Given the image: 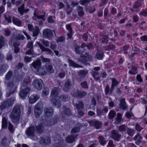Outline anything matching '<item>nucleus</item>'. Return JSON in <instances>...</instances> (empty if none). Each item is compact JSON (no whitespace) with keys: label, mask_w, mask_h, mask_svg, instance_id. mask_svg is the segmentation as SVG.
<instances>
[{"label":"nucleus","mask_w":147,"mask_h":147,"mask_svg":"<svg viewBox=\"0 0 147 147\" xmlns=\"http://www.w3.org/2000/svg\"><path fill=\"white\" fill-rule=\"evenodd\" d=\"M23 109L22 105H16L13 107L10 116L12 122L14 123H17L19 120L20 115Z\"/></svg>","instance_id":"1"},{"label":"nucleus","mask_w":147,"mask_h":147,"mask_svg":"<svg viewBox=\"0 0 147 147\" xmlns=\"http://www.w3.org/2000/svg\"><path fill=\"white\" fill-rule=\"evenodd\" d=\"M15 100V96H13L9 99L5 100L3 102L1 103L0 107L1 109V110H0V115H1V111L3 109L11 107Z\"/></svg>","instance_id":"2"},{"label":"nucleus","mask_w":147,"mask_h":147,"mask_svg":"<svg viewBox=\"0 0 147 147\" xmlns=\"http://www.w3.org/2000/svg\"><path fill=\"white\" fill-rule=\"evenodd\" d=\"M7 88L9 90L8 93H7L6 96L9 97L11 94L15 93L17 90V86L14 84L11 81H9L7 83Z\"/></svg>","instance_id":"3"},{"label":"nucleus","mask_w":147,"mask_h":147,"mask_svg":"<svg viewBox=\"0 0 147 147\" xmlns=\"http://www.w3.org/2000/svg\"><path fill=\"white\" fill-rule=\"evenodd\" d=\"M35 132V127L34 126H31L26 129V135L31 139L34 140H37V138L34 136Z\"/></svg>","instance_id":"4"},{"label":"nucleus","mask_w":147,"mask_h":147,"mask_svg":"<svg viewBox=\"0 0 147 147\" xmlns=\"http://www.w3.org/2000/svg\"><path fill=\"white\" fill-rule=\"evenodd\" d=\"M43 82L40 79H35L33 82V85L34 87L38 90H41L42 87Z\"/></svg>","instance_id":"5"},{"label":"nucleus","mask_w":147,"mask_h":147,"mask_svg":"<svg viewBox=\"0 0 147 147\" xmlns=\"http://www.w3.org/2000/svg\"><path fill=\"white\" fill-rule=\"evenodd\" d=\"M28 28L29 31L33 32V36L36 37L38 35L40 30L38 26H35L34 28L32 24H29L28 25Z\"/></svg>","instance_id":"6"},{"label":"nucleus","mask_w":147,"mask_h":147,"mask_svg":"<svg viewBox=\"0 0 147 147\" xmlns=\"http://www.w3.org/2000/svg\"><path fill=\"white\" fill-rule=\"evenodd\" d=\"M30 90V89L28 87L24 88L22 87V90H20L19 93V95L20 98L23 99H24L27 96Z\"/></svg>","instance_id":"7"},{"label":"nucleus","mask_w":147,"mask_h":147,"mask_svg":"<svg viewBox=\"0 0 147 147\" xmlns=\"http://www.w3.org/2000/svg\"><path fill=\"white\" fill-rule=\"evenodd\" d=\"M85 54L86 55V56L84 55H81L80 58L78 59V61L84 63L86 61H92V57L91 55H88L86 53H85Z\"/></svg>","instance_id":"8"},{"label":"nucleus","mask_w":147,"mask_h":147,"mask_svg":"<svg viewBox=\"0 0 147 147\" xmlns=\"http://www.w3.org/2000/svg\"><path fill=\"white\" fill-rule=\"evenodd\" d=\"M42 107L41 102L38 103L35 106L34 109V114L36 118H38L40 116L42 110L40 109Z\"/></svg>","instance_id":"9"},{"label":"nucleus","mask_w":147,"mask_h":147,"mask_svg":"<svg viewBox=\"0 0 147 147\" xmlns=\"http://www.w3.org/2000/svg\"><path fill=\"white\" fill-rule=\"evenodd\" d=\"M37 44L41 50L42 52H47V53L48 55H50L51 56H53V53L50 49L48 48L45 47L40 42H37Z\"/></svg>","instance_id":"10"},{"label":"nucleus","mask_w":147,"mask_h":147,"mask_svg":"<svg viewBox=\"0 0 147 147\" xmlns=\"http://www.w3.org/2000/svg\"><path fill=\"white\" fill-rule=\"evenodd\" d=\"M45 116L47 118L51 117L53 113V108L52 107L47 108L45 107L44 110Z\"/></svg>","instance_id":"11"},{"label":"nucleus","mask_w":147,"mask_h":147,"mask_svg":"<svg viewBox=\"0 0 147 147\" xmlns=\"http://www.w3.org/2000/svg\"><path fill=\"white\" fill-rule=\"evenodd\" d=\"M45 70L47 73L50 74L54 73V70L52 65L50 63H46L44 65Z\"/></svg>","instance_id":"12"},{"label":"nucleus","mask_w":147,"mask_h":147,"mask_svg":"<svg viewBox=\"0 0 147 147\" xmlns=\"http://www.w3.org/2000/svg\"><path fill=\"white\" fill-rule=\"evenodd\" d=\"M119 108L120 109L125 110L128 109V106L125 102V98H119Z\"/></svg>","instance_id":"13"},{"label":"nucleus","mask_w":147,"mask_h":147,"mask_svg":"<svg viewBox=\"0 0 147 147\" xmlns=\"http://www.w3.org/2000/svg\"><path fill=\"white\" fill-rule=\"evenodd\" d=\"M111 136L113 139L117 141H119L120 140L121 137V135L119 134V132L115 130L112 131Z\"/></svg>","instance_id":"14"},{"label":"nucleus","mask_w":147,"mask_h":147,"mask_svg":"<svg viewBox=\"0 0 147 147\" xmlns=\"http://www.w3.org/2000/svg\"><path fill=\"white\" fill-rule=\"evenodd\" d=\"M43 35L45 38H49L53 36V34L51 30L49 29H46L43 30Z\"/></svg>","instance_id":"15"},{"label":"nucleus","mask_w":147,"mask_h":147,"mask_svg":"<svg viewBox=\"0 0 147 147\" xmlns=\"http://www.w3.org/2000/svg\"><path fill=\"white\" fill-rule=\"evenodd\" d=\"M88 71L86 70H81L78 71L79 78H78L79 82H80L82 79L84 78L85 76L88 73Z\"/></svg>","instance_id":"16"},{"label":"nucleus","mask_w":147,"mask_h":147,"mask_svg":"<svg viewBox=\"0 0 147 147\" xmlns=\"http://www.w3.org/2000/svg\"><path fill=\"white\" fill-rule=\"evenodd\" d=\"M51 104L53 106H55L56 107L59 108L61 105V103L60 100L55 98H53L51 99Z\"/></svg>","instance_id":"17"},{"label":"nucleus","mask_w":147,"mask_h":147,"mask_svg":"<svg viewBox=\"0 0 147 147\" xmlns=\"http://www.w3.org/2000/svg\"><path fill=\"white\" fill-rule=\"evenodd\" d=\"M90 123L92 125L94 126L97 129L100 128L102 127V125L101 122L95 120L91 121Z\"/></svg>","instance_id":"18"},{"label":"nucleus","mask_w":147,"mask_h":147,"mask_svg":"<svg viewBox=\"0 0 147 147\" xmlns=\"http://www.w3.org/2000/svg\"><path fill=\"white\" fill-rule=\"evenodd\" d=\"M63 116H64V115L65 116H69L71 115V112L69 109L67 108L65 106H63Z\"/></svg>","instance_id":"19"},{"label":"nucleus","mask_w":147,"mask_h":147,"mask_svg":"<svg viewBox=\"0 0 147 147\" xmlns=\"http://www.w3.org/2000/svg\"><path fill=\"white\" fill-rule=\"evenodd\" d=\"M40 96L36 94L32 95L29 99V102L32 104L37 101L39 98Z\"/></svg>","instance_id":"20"},{"label":"nucleus","mask_w":147,"mask_h":147,"mask_svg":"<svg viewBox=\"0 0 147 147\" xmlns=\"http://www.w3.org/2000/svg\"><path fill=\"white\" fill-rule=\"evenodd\" d=\"M51 142V139L48 137H42L40 141V142L41 144L45 145H49Z\"/></svg>","instance_id":"21"},{"label":"nucleus","mask_w":147,"mask_h":147,"mask_svg":"<svg viewBox=\"0 0 147 147\" xmlns=\"http://www.w3.org/2000/svg\"><path fill=\"white\" fill-rule=\"evenodd\" d=\"M31 65L33 66L34 69L37 70L41 67V62L40 60L37 59L32 63Z\"/></svg>","instance_id":"22"},{"label":"nucleus","mask_w":147,"mask_h":147,"mask_svg":"<svg viewBox=\"0 0 147 147\" xmlns=\"http://www.w3.org/2000/svg\"><path fill=\"white\" fill-rule=\"evenodd\" d=\"M18 12L22 16L23 15L24 13H27L29 11V9H24V3H23L20 7H18Z\"/></svg>","instance_id":"23"},{"label":"nucleus","mask_w":147,"mask_h":147,"mask_svg":"<svg viewBox=\"0 0 147 147\" xmlns=\"http://www.w3.org/2000/svg\"><path fill=\"white\" fill-rule=\"evenodd\" d=\"M86 92L85 91H80L77 90L76 93L74 94V96L76 97L82 98L86 95Z\"/></svg>","instance_id":"24"},{"label":"nucleus","mask_w":147,"mask_h":147,"mask_svg":"<svg viewBox=\"0 0 147 147\" xmlns=\"http://www.w3.org/2000/svg\"><path fill=\"white\" fill-rule=\"evenodd\" d=\"M74 48L76 54L81 55L84 53V49L81 47L80 46L75 45Z\"/></svg>","instance_id":"25"},{"label":"nucleus","mask_w":147,"mask_h":147,"mask_svg":"<svg viewBox=\"0 0 147 147\" xmlns=\"http://www.w3.org/2000/svg\"><path fill=\"white\" fill-rule=\"evenodd\" d=\"M60 90V89L58 87H54L52 89L51 93V95L52 97L57 96Z\"/></svg>","instance_id":"26"},{"label":"nucleus","mask_w":147,"mask_h":147,"mask_svg":"<svg viewBox=\"0 0 147 147\" xmlns=\"http://www.w3.org/2000/svg\"><path fill=\"white\" fill-rule=\"evenodd\" d=\"M36 73L39 76H44L47 74V72L43 67H41L37 70Z\"/></svg>","instance_id":"27"},{"label":"nucleus","mask_w":147,"mask_h":147,"mask_svg":"<svg viewBox=\"0 0 147 147\" xmlns=\"http://www.w3.org/2000/svg\"><path fill=\"white\" fill-rule=\"evenodd\" d=\"M8 67V66L6 64L0 65V76L2 75L6 71Z\"/></svg>","instance_id":"28"},{"label":"nucleus","mask_w":147,"mask_h":147,"mask_svg":"<svg viewBox=\"0 0 147 147\" xmlns=\"http://www.w3.org/2000/svg\"><path fill=\"white\" fill-rule=\"evenodd\" d=\"M30 78L29 76H27L25 78L23 81L22 86V87L26 88L28 87L30 83L31 82Z\"/></svg>","instance_id":"29"},{"label":"nucleus","mask_w":147,"mask_h":147,"mask_svg":"<svg viewBox=\"0 0 147 147\" xmlns=\"http://www.w3.org/2000/svg\"><path fill=\"white\" fill-rule=\"evenodd\" d=\"M112 84L111 88L110 93H112L115 87L117 86L119 84V82L114 78H111Z\"/></svg>","instance_id":"30"},{"label":"nucleus","mask_w":147,"mask_h":147,"mask_svg":"<svg viewBox=\"0 0 147 147\" xmlns=\"http://www.w3.org/2000/svg\"><path fill=\"white\" fill-rule=\"evenodd\" d=\"M12 20L13 23L15 25L18 26H21L22 21L20 19L13 17L12 18Z\"/></svg>","instance_id":"31"},{"label":"nucleus","mask_w":147,"mask_h":147,"mask_svg":"<svg viewBox=\"0 0 147 147\" xmlns=\"http://www.w3.org/2000/svg\"><path fill=\"white\" fill-rule=\"evenodd\" d=\"M142 139V138L141 137L139 133H138L133 138V140L136 141V143L138 145H139Z\"/></svg>","instance_id":"32"},{"label":"nucleus","mask_w":147,"mask_h":147,"mask_svg":"<svg viewBox=\"0 0 147 147\" xmlns=\"http://www.w3.org/2000/svg\"><path fill=\"white\" fill-rule=\"evenodd\" d=\"M66 27L67 29L69 31V32L67 34V35L69 38H71L72 35V29L69 24L66 25Z\"/></svg>","instance_id":"33"},{"label":"nucleus","mask_w":147,"mask_h":147,"mask_svg":"<svg viewBox=\"0 0 147 147\" xmlns=\"http://www.w3.org/2000/svg\"><path fill=\"white\" fill-rule=\"evenodd\" d=\"M55 147H65L66 145L63 141L61 140L53 144Z\"/></svg>","instance_id":"34"},{"label":"nucleus","mask_w":147,"mask_h":147,"mask_svg":"<svg viewBox=\"0 0 147 147\" xmlns=\"http://www.w3.org/2000/svg\"><path fill=\"white\" fill-rule=\"evenodd\" d=\"M72 85L71 80L70 79H68L65 83L64 87L65 88L68 90L71 88Z\"/></svg>","instance_id":"35"},{"label":"nucleus","mask_w":147,"mask_h":147,"mask_svg":"<svg viewBox=\"0 0 147 147\" xmlns=\"http://www.w3.org/2000/svg\"><path fill=\"white\" fill-rule=\"evenodd\" d=\"M77 12L78 16L80 17H82L84 15V13L83 11V8L81 6H78Z\"/></svg>","instance_id":"36"},{"label":"nucleus","mask_w":147,"mask_h":147,"mask_svg":"<svg viewBox=\"0 0 147 147\" xmlns=\"http://www.w3.org/2000/svg\"><path fill=\"white\" fill-rule=\"evenodd\" d=\"M75 140V137L73 135H71L67 136L66 138V142L69 143H72Z\"/></svg>","instance_id":"37"},{"label":"nucleus","mask_w":147,"mask_h":147,"mask_svg":"<svg viewBox=\"0 0 147 147\" xmlns=\"http://www.w3.org/2000/svg\"><path fill=\"white\" fill-rule=\"evenodd\" d=\"M7 42V40L2 35L0 36V49L4 45L5 43Z\"/></svg>","instance_id":"38"},{"label":"nucleus","mask_w":147,"mask_h":147,"mask_svg":"<svg viewBox=\"0 0 147 147\" xmlns=\"http://www.w3.org/2000/svg\"><path fill=\"white\" fill-rule=\"evenodd\" d=\"M52 123V121H51V119H45L44 120V119H42V123L43 124H44V125L48 126H50L52 125H49V124Z\"/></svg>","instance_id":"39"},{"label":"nucleus","mask_w":147,"mask_h":147,"mask_svg":"<svg viewBox=\"0 0 147 147\" xmlns=\"http://www.w3.org/2000/svg\"><path fill=\"white\" fill-rule=\"evenodd\" d=\"M127 126L125 125H120L118 127V130L122 132H125L127 129Z\"/></svg>","instance_id":"40"},{"label":"nucleus","mask_w":147,"mask_h":147,"mask_svg":"<svg viewBox=\"0 0 147 147\" xmlns=\"http://www.w3.org/2000/svg\"><path fill=\"white\" fill-rule=\"evenodd\" d=\"M98 140L100 144L102 146H104L106 143V141L104 138L102 136L98 137Z\"/></svg>","instance_id":"41"},{"label":"nucleus","mask_w":147,"mask_h":147,"mask_svg":"<svg viewBox=\"0 0 147 147\" xmlns=\"http://www.w3.org/2000/svg\"><path fill=\"white\" fill-rule=\"evenodd\" d=\"M92 74L94 78L96 80H100V76H97L99 75L98 72L92 71Z\"/></svg>","instance_id":"42"},{"label":"nucleus","mask_w":147,"mask_h":147,"mask_svg":"<svg viewBox=\"0 0 147 147\" xmlns=\"http://www.w3.org/2000/svg\"><path fill=\"white\" fill-rule=\"evenodd\" d=\"M76 108L78 110L83 109L84 108V104L82 102H79L76 104Z\"/></svg>","instance_id":"43"},{"label":"nucleus","mask_w":147,"mask_h":147,"mask_svg":"<svg viewBox=\"0 0 147 147\" xmlns=\"http://www.w3.org/2000/svg\"><path fill=\"white\" fill-rule=\"evenodd\" d=\"M127 131L128 135L131 136H133L135 133L134 130L130 128H127Z\"/></svg>","instance_id":"44"},{"label":"nucleus","mask_w":147,"mask_h":147,"mask_svg":"<svg viewBox=\"0 0 147 147\" xmlns=\"http://www.w3.org/2000/svg\"><path fill=\"white\" fill-rule=\"evenodd\" d=\"M143 1L142 0L140 1H136L134 4L133 8H134L137 9L139 7H141L142 5V4L141 2Z\"/></svg>","instance_id":"45"},{"label":"nucleus","mask_w":147,"mask_h":147,"mask_svg":"<svg viewBox=\"0 0 147 147\" xmlns=\"http://www.w3.org/2000/svg\"><path fill=\"white\" fill-rule=\"evenodd\" d=\"M69 63L71 66L74 67H82V66L78 65L71 60H69Z\"/></svg>","instance_id":"46"},{"label":"nucleus","mask_w":147,"mask_h":147,"mask_svg":"<svg viewBox=\"0 0 147 147\" xmlns=\"http://www.w3.org/2000/svg\"><path fill=\"white\" fill-rule=\"evenodd\" d=\"M13 74V72L12 71H9L5 76V79L7 80H9L11 78Z\"/></svg>","instance_id":"47"},{"label":"nucleus","mask_w":147,"mask_h":147,"mask_svg":"<svg viewBox=\"0 0 147 147\" xmlns=\"http://www.w3.org/2000/svg\"><path fill=\"white\" fill-rule=\"evenodd\" d=\"M115 47V46L112 44H109L108 46L105 47V51H109L111 50H112Z\"/></svg>","instance_id":"48"},{"label":"nucleus","mask_w":147,"mask_h":147,"mask_svg":"<svg viewBox=\"0 0 147 147\" xmlns=\"http://www.w3.org/2000/svg\"><path fill=\"white\" fill-rule=\"evenodd\" d=\"M116 115V113L114 111L112 110L109 112V117L110 119L113 118Z\"/></svg>","instance_id":"49"},{"label":"nucleus","mask_w":147,"mask_h":147,"mask_svg":"<svg viewBox=\"0 0 147 147\" xmlns=\"http://www.w3.org/2000/svg\"><path fill=\"white\" fill-rule=\"evenodd\" d=\"M43 127L42 125V124H40V125L37 126L36 127V129L37 132L39 134L42 133L43 131Z\"/></svg>","instance_id":"50"},{"label":"nucleus","mask_w":147,"mask_h":147,"mask_svg":"<svg viewBox=\"0 0 147 147\" xmlns=\"http://www.w3.org/2000/svg\"><path fill=\"white\" fill-rule=\"evenodd\" d=\"M7 126V120L5 117H3L2 120V128H5Z\"/></svg>","instance_id":"51"},{"label":"nucleus","mask_w":147,"mask_h":147,"mask_svg":"<svg viewBox=\"0 0 147 147\" xmlns=\"http://www.w3.org/2000/svg\"><path fill=\"white\" fill-rule=\"evenodd\" d=\"M52 123L49 124V125H53L57 123L58 117L57 115L55 116L53 118L51 119Z\"/></svg>","instance_id":"52"},{"label":"nucleus","mask_w":147,"mask_h":147,"mask_svg":"<svg viewBox=\"0 0 147 147\" xmlns=\"http://www.w3.org/2000/svg\"><path fill=\"white\" fill-rule=\"evenodd\" d=\"M104 56L103 53L101 52H98L96 55V58L99 60L102 59Z\"/></svg>","instance_id":"53"},{"label":"nucleus","mask_w":147,"mask_h":147,"mask_svg":"<svg viewBox=\"0 0 147 147\" xmlns=\"http://www.w3.org/2000/svg\"><path fill=\"white\" fill-rule=\"evenodd\" d=\"M19 45L17 43H15L13 44V46L14 47V52L16 53H17L19 51V48L18 47Z\"/></svg>","instance_id":"54"},{"label":"nucleus","mask_w":147,"mask_h":147,"mask_svg":"<svg viewBox=\"0 0 147 147\" xmlns=\"http://www.w3.org/2000/svg\"><path fill=\"white\" fill-rule=\"evenodd\" d=\"M40 41L42 43V44H43L44 46L46 47H49V41L45 40H40Z\"/></svg>","instance_id":"55"},{"label":"nucleus","mask_w":147,"mask_h":147,"mask_svg":"<svg viewBox=\"0 0 147 147\" xmlns=\"http://www.w3.org/2000/svg\"><path fill=\"white\" fill-rule=\"evenodd\" d=\"M49 93V90L48 88L45 89L43 91L42 94V97H45L47 96Z\"/></svg>","instance_id":"56"},{"label":"nucleus","mask_w":147,"mask_h":147,"mask_svg":"<svg viewBox=\"0 0 147 147\" xmlns=\"http://www.w3.org/2000/svg\"><path fill=\"white\" fill-rule=\"evenodd\" d=\"M65 37L63 36H59L56 40V42L57 43L59 42H63L65 41Z\"/></svg>","instance_id":"57"},{"label":"nucleus","mask_w":147,"mask_h":147,"mask_svg":"<svg viewBox=\"0 0 147 147\" xmlns=\"http://www.w3.org/2000/svg\"><path fill=\"white\" fill-rule=\"evenodd\" d=\"M68 98L67 95L61 94L59 96V98L62 101H65Z\"/></svg>","instance_id":"58"},{"label":"nucleus","mask_w":147,"mask_h":147,"mask_svg":"<svg viewBox=\"0 0 147 147\" xmlns=\"http://www.w3.org/2000/svg\"><path fill=\"white\" fill-rule=\"evenodd\" d=\"M40 58L42 61L43 62L50 63V60L49 58H45L43 56H41Z\"/></svg>","instance_id":"59"},{"label":"nucleus","mask_w":147,"mask_h":147,"mask_svg":"<svg viewBox=\"0 0 147 147\" xmlns=\"http://www.w3.org/2000/svg\"><path fill=\"white\" fill-rule=\"evenodd\" d=\"M111 89H110V87L109 85H107L106 86L105 89V92L106 95H107L109 93H110Z\"/></svg>","instance_id":"60"},{"label":"nucleus","mask_w":147,"mask_h":147,"mask_svg":"<svg viewBox=\"0 0 147 147\" xmlns=\"http://www.w3.org/2000/svg\"><path fill=\"white\" fill-rule=\"evenodd\" d=\"M132 50L135 51H139L140 49L138 48L137 45L136 44L132 46Z\"/></svg>","instance_id":"61"},{"label":"nucleus","mask_w":147,"mask_h":147,"mask_svg":"<svg viewBox=\"0 0 147 147\" xmlns=\"http://www.w3.org/2000/svg\"><path fill=\"white\" fill-rule=\"evenodd\" d=\"M80 130V128L78 127H75L73 128L71 131V134L77 133Z\"/></svg>","instance_id":"62"},{"label":"nucleus","mask_w":147,"mask_h":147,"mask_svg":"<svg viewBox=\"0 0 147 147\" xmlns=\"http://www.w3.org/2000/svg\"><path fill=\"white\" fill-rule=\"evenodd\" d=\"M80 85L83 88L86 89L88 88L87 83L86 81H84L83 82H82L80 83Z\"/></svg>","instance_id":"63"},{"label":"nucleus","mask_w":147,"mask_h":147,"mask_svg":"<svg viewBox=\"0 0 147 147\" xmlns=\"http://www.w3.org/2000/svg\"><path fill=\"white\" fill-rule=\"evenodd\" d=\"M122 116V115L120 113H117V117L115 119L118 122H120L121 121Z\"/></svg>","instance_id":"64"}]
</instances>
